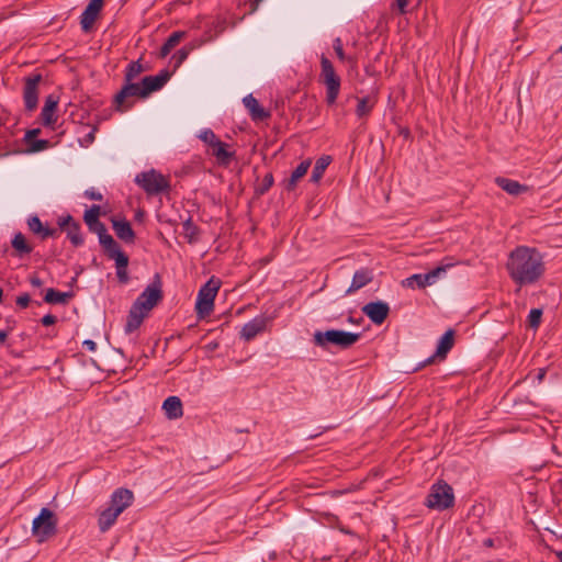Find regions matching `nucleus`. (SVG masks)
<instances>
[{"label":"nucleus","instance_id":"f257e3e1","mask_svg":"<svg viewBox=\"0 0 562 562\" xmlns=\"http://www.w3.org/2000/svg\"><path fill=\"white\" fill-rule=\"evenodd\" d=\"M506 270L512 281L520 288L536 284L546 272L542 254L528 246H518L508 255Z\"/></svg>","mask_w":562,"mask_h":562},{"label":"nucleus","instance_id":"f03ea898","mask_svg":"<svg viewBox=\"0 0 562 562\" xmlns=\"http://www.w3.org/2000/svg\"><path fill=\"white\" fill-rule=\"evenodd\" d=\"M360 338V333H351L341 329L317 330L313 335L314 344L323 349H328L329 346H336L341 350H346L357 344Z\"/></svg>","mask_w":562,"mask_h":562},{"label":"nucleus","instance_id":"7ed1b4c3","mask_svg":"<svg viewBox=\"0 0 562 562\" xmlns=\"http://www.w3.org/2000/svg\"><path fill=\"white\" fill-rule=\"evenodd\" d=\"M319 79L326 88V103L335 104L339 95L341 79L336 74L333 63L325 55L321 57Z\"/></svg>","mask_w":562,"mask_h":562},{"label":"nucleus","instance_id":"20e7f679","mask_svg":"<svg viewBox=\"0 0 562 562\" xmlns=\"http://www.w3.org/2000/svg\"><path fill=\"white\" fill-rule=\"evenodd\" d=\"M58 519L56 514L47 507L41 509L33 519L32 533L38 542H44L57 533Z\"/></svg>","mask_w":562,"mask_h":562},{"label":"nucleus","instance_id":"39448f33","mask_svg":"<svg viewBox=\"0 0 562 562\" xmlns=\"http://www.w3.org/2000/svg\"><path fill=\"white\" fill-rule=\"evenodd\" d=\"M454 504V494L452 487L440 480L435 483L426 497L425 505L430 509L445 510Z\"/></svg>","mask_w":562,"mask_h":562},{"label":"nucleus","instance_id":"423d86ee","mask_svg":"<svg viewBox=\"0 0 562 562\" xmlns=\"http://www.w3.org/2000/svg\"><path fill=\"white\" fill-rule=\"evenodd\" d=\"M135 182L150 196L159 195L170 190L168 178L155 169L138 173L135 177Z\"/></svg>","mask_w":562,"mask_h":562},{"label":"nucleus","instance_id":"0eeeda50","mask_svg":"<svg viewBox=\"0 0 562 562\" xmlns=\"http://www.w3.org/2000/svg\"><path fill=\"white\" fill-rule=\"evenodd\" d=\"M221 281L212 277L200 290L198 293V299L195 303L196 314L203 318L213 310L214 299L220 290Z\"/></svg>","mask_w":562,"mask_h":562},{"label":"nucleus","instance_id":"6e6552de","mask_svg":"<svg viewBox=\"0 0 562 562\" xmlns=\"http://www.w3.org/2000/svg\"><path fill=\"white\" fill-rule=\"evenodd\" d=\"M162 297L164 292L161 278L156 273L153 282L145 288L133 304L146 313H149V311H151L162 300Z\"/></svg>","mask_w":562,"mask_h":562},{"label":"nucleus","instance_id":"1a4fd4ad","mask_svg":"<svg viewBox=\"0 0 562 562\" xmlns=\"http://www.w3.org/2000/svg\"><path fill=\"white\" fill-rule=\"evenodd\" d=\"M133 97L143 98L142 85L134 83L132 81H125L122 89L114 97L115 110L119 112H125L130 110L133 105V102H130L128 99Z\"/></svg>","mask_w":562,"mask_h":562},{"label":"nucleus","instance_id":"9d476101","mask_svg":"<svg viewBox=\"0 0 562 562\" xmlns=\"http://www.w3.org/2000/svg\"><path fill=\"white\" fill-rule=\"evenodd\" d=\"M43 77L41 74H33L24 79L23 100L25 110L34 111L38 103V85Z\"/></svg>","mask_w":562,"mask_h":562},{"label":"nucleus","instance_id":"9b49d317","mask_svg":"<svg viewBox=\"0 0 562 562\" xmlns=\"http://www.w3.org/2000/svg\"><path fill=\"white\" fill-rule=\"evenodd\" d=\"M454 330L449 328L439 339L436 352L426 360H424L423 362H420L414 370L418 371L425 368L426 366L434 363L436 358H439L441 360L446 359L448 352L452 349L454 345Z\"/></svg>","mask_w":562,"mask_h":562},{"label":"nucleus","instance_id":"f8f14e48","mask_svg":"<svg viewBox=\"0 0 562 562\" xmlns=\"http://www.w3.org/2000/svg\"><path fill=\"white\" fill-rule=\"evenodd\" d=\"M362 312L375 325H381L387 318L390 306L383 301L369 302L362 307Z\"/></svg>","mask_w":562,"mask_h":562},{"label":"nucleus","instance_id":"ddd939ff","mask_svg":"<svg viewBox=\"0 0 562 562\" xmlns=\"http://www.w3.org/2000/svg\"><path fill=\"white\" fill-rule=\"evenodd\" d=\"M171 72L167 69L161 70L156 76H146L142 79L143 98L148 97L151 92L160 90L170 79Z\"/></svg>","mask_w":562,"mask_h":562},{"label":"nucleus","instance_id":"4468645a","mask_svg":"<svg viewBox=\"0 0 562 562\" xmlns=\"http://www.w3.org/2000/svg\"><path fill=\"white\" fill-rule=\"evenodd\" d=\"M103 4L104 0H90L80 16V25L83 32L88 33L92 30L93 24L103 8Z\"/></svg>","mask_w":562,"mask_h":562},{"label":"nucleus","instance_id":"2eb2a0df","mask_svg":"<svg viewBox=\"0 0 562 562\" xmlns=\"http://www.w3.org/2000/svg\"><path fill=\"white\" fill-rule=\"evenodd\" d=\"M133 493L127 488H117L113 492L110 501V507H114L120 513H123L133 502Z\"/></svg>","mask_w":562,"mask_h":562},{"label":"nucleus","instance_id":"dca6fc26","mask_svg":"<svg viewBox=\"0 0 562 562\" xmlns=\"http://www.w3.org/2000/svg\"><path fill=\"white\" fill-rule=\"evenodd\" d=\"M373 280V270L369 268H361L357 270L352 277L351 284L347 289L346 294H351L361 288L366 286Z\"/></svg>","mask_w":562,"mask_h":562},{"label":"nucleus","instance_id":"f3484780","mask_svg":"<svg viewBox=\"0 0 562 562\" xmlns=\"http://www.w3.org/2000/svg\"><path fill=\"white\" fill-rule=\"evenodd\" d=\"M147 314L148 313H146L145 311L132 304L124 326L125 333L132 334L133 331L138 329Z\"/></svg>","mask_w":562,"mask_h":562},{"label":"nucleus","instance_id":"a211bd4d","mask_svg":"<svg viewBox=\"0 0 562 562\" xmlns=\"http://www.w3.org/2000/svg\"><path fill=\"white\" fill-rule=\"evenodd\" d=\"M267 326V318L255 317L250 322L246 323L240 331V336L249 341L254 339L259 333L263 331Z\"/></svg>","mask_w":562,"mask_h":562},{"label":"nucleus","instance_id":"6ab92c4d","mask_svg":"<svg viewBox=\"0 0 562 562\" xmlns=\"http://www.w3.org/2000/svg\"><path fill=\"white\" fill-rule=\"evenodd\" d=\"M245 108L249 111L250 116L254 121H263L270 117V112L260 106L258 100L248 94L243 99Z\"/></svg>","mask_w":562,"mask_h":562},{"label":"nucleus","instance_id":"aec40b11","mask_svg":"<svg viewBox=\"0 0 562 562\" xmlns=\"http://www.w3.org/2000/svg\"><path fill=\"white\" fill-rule=\"evenodd\" d=\"M57 105H58L57 97H55L54 94H49L46 97L45 103H44V106H43L42 113H41L42 121L45 126H50L57 121V117L54 115Z\"/></svg>","mask_w":562,"mask_h":562},{"label":"nucleus","instance_id":"412c9836","mask_svg":"<svg viewBox=\"0 0 562 562\" xmlns=\"http://www.w3.org/2000/svg\"><path fill=\"white\" fill-rule=\"evenodd\" d=\"M162 409L168 419H178L183 415L182 402L178 396H169L162 403Z\"/></svg>","mask_w":562,"mask_h":562},{"label":"nucleus","instance_id":"4be33fe9","mask_svg":"<svg viewBox=\"0 0 562 562\" xmlns=\"http://www.w3.org/2000/svg\"><path fill=\"white\" fill-rule=\"evenodd\" d=\"M113 229L116 236L128 244L134 243L135 233L131 226V223L126 220H113L112 221Z\"/></svg>","mask_w":562,"mask_h":562},{"label":"nucleus","instance_id":"5701e85b","mask_svg":"<svg viewBox=\"0 0 562 562\" xmlns=\"http://www.w3.org/2000/svg\"><path fill=\"white\" fill-rule=\"evenodd\" d=\"M100 245L103 247L105 255L109 259L116 258V254H125L120 248V245L114 240L110 234H101L99 238Z\"/></svg>","mask_w":562,"mask_h":562},{"label":"nucleus","instance_id":"b1692460","mask_svg":"<svg viewBox=\"0 0 562 562\" xmlns=\"http://www.w3.org/2000/svg\"><path fill=\"white\" fill-rule=\"evenodd\" d=\"M120 514L121 513L119 510L110 506L102 510L98 520L100 530L102 532L109 530L111 526L116 521Z\"/></svg>","mask_w":562,"mask_h":562},{"label":"nucleus","instance_id":"393cba45","mask_svg":"<svg viewBox=\"0 0 562 562\" xmlns=\"http://www.w3.org/2000/svg\"><path fill=\"white\" fill-rule=\"evenodd\" d=\"M115 260L116 277L120 283L126 284L130 281L127 273L128 256L126 254H116Z\"/></svg>","mask_w":562,"mask_h":562},{"label":"nucleus","instance_id":"a878e982","mask_svg":"<svg viewBox=\"0 0 562 562\" xmlns=\"http://www.w3.org/2000/svg\"><path fill=\"white\" fill-rule=\"evenodd\" d=\"M495 182L499 188H502L504 191L512 195H519L520 193L527 190V187L520 184L518 181L508 178L498 177L496 178Z\"/></svg>","mask_w":562,"mask_h":562},{"label":"nucleus","instance_id":"bb28decb","mask_svg":"<svg viewBox=\"0 0 562 562\" xmlns=\"http://www.w3.org/2000/svg\"><path fill=\"white\" fill-rule=\"evenodd\" d=\"M210 147L212 148V155L222 165H227L234 156V153L227 150V144L220 139Z\"/></svg>","mask_w":562,"mask_h":562},{"label":"nucleus","instance_id":"cd10ccee","mask_svg":"<svg viewBox=\"0 0 562 562\" xmlns=\"http://www.w3.org/2000/svg\"><path fill=\"white\" fill-rule=\"evenodd\" d=\"M310 166H311V159H306V160H303V161H302V162H301V164H300V165H299V166L293 170V172H292V175H291V177H290V179L288 180V183H286V186H285V189H286L288 191H292V190H294V189H295L297 181H299L300 179H302V178L306 175V172H307V170H308Z\"/></svg>","mask_w":562,"mask_h":562},{"label":"nucleus","instance_id":"c85d7f7f","mask_svg":"<svg viewBox=\"0 0 562 562\" xmlns=\"http://www.w3.org/2000/svg\"><path fill=\"white\" fill-rule=\"evenodd\" d=\"M184 36H186V32L184 31L172 32L168 36L166 42L162 44V46L160 47L159 56L161 58L167 57L169 55V53L171 52V49L173 47H176Z\"/></svg>","mask_w":562,"mask_h":562},{"label":"nucleus","instance_id":"c756f323","mask_svg":"<svg viewBox=\"0 0 562 562\" xmlns=\"http://www.w3.org/2000/svg\"><path fill=\"white\" fill-rule=\"evenodd\" d=\"M330 162H331L330 156L324 155V156L319 157L316 160L315 166L312 170L311 181L314 183L319 182V180L323 178L324 172Z\"/></svg>","mask_w":562,"mask_h":562},{"label":"nucleus","instance_id":"7c9ffc66","mask_svg":"<svg viewBox=\"0 0 562 562\" xmlns=\"http://www.w3.org/2000/svg\"><path fill=\"white\" fill-rule=\"evenodd\" d=\"M403 285L406 288L425 289L428 285H432L427 273H415L403 281Z\"/></svg>","mask_w":562,"mask_h":562},{"label":"nucleus","instance_id":"2f4dec72","mask_svg":"<svg viewBox=\"0 0 562 562\" xmlns=\"http://www.w3.org/2000/svg\"><path fill=\"white\" fill-rule=\"evenodd\" d=\"M70 297H72L71 292H59L54 289H48L44 301L48 304H66Z\"/></svg>","mask_w":562,"mask_h":562},{"label":"nucleus","instance_id":"473e14b6","mask_svg":"<svg viewBox=\"0 0 562 562\" xmlns=\"http://www.w3.org/2000/svg\"><path fill=\"white\" fill-rule=\"evenodd\" d=\"M183 234L189 244H194L199 239L200 228L193 223L192 217L189 216L182 223Z\"/></svg>","mask_w":562,"mask_h":562},{"label":"nucleus","instance_id":"72a5a7b5","mask_svg":"<svg viewBox=\"0 0 562 562\" xmlns=\"http://www.w3.org/2000/svg\"><path fill=\"white\" fill-rule=\"evenodd\" d=\"M12 247L20 256L29 255L33 251V247L26 241L22 233H16L11 241Z\"/></svg>","mask_w":562,"mask_h":562},{"label":"nucleus","instance_id":"f704fd0d","mask_svg":"<svg viewBox=\"0 0 562 562\" xmlns=\"http://www.w3.org/2000/svg\"><path fill=\"white\" fill-rule=\"evenodd\" d=\"M65 232L67 233V237L75 247L81 246L83 244V238L80 233L79 223L72 224L70 227H67Z\"/></svg>","mask_w":562,"mask_h":562},{"label":"nucleus","instance_id":"c9c22d12","mask_svg":"<svg viewBox=\"0 0 562 562\" xmlns=\"http://www.w3.org/2000/svg\"><path fill=\"white\" fill-rule=\"evenodd\" d=\"M373 104L370 103V99L368 97H363L358 99V104L356 108V114L358 117H364L370 114L372 111Z\"/></svg>","mask_w":562,"mask_h":562},{"label":"nucleus","instance_id":"e433bc0d","mask_svg":"<svg viewBox=\"0 0 562 562\" xmlns=\"http://www.w3.org/2000/svg\"><path fill=\"white\" fill-rule=\"evenodd\" d=\"M273 181H274L273 180V175L271 172H268L263 177L262 181L258 186L255 187L256 195L260 196V195L266 194L270 190V188L272 187Z\"/></svg>","mask_w":562,"mask_h":562},{"label":"nucleus","instance_id":"4c0bfd02","mask_svg":"<svg viewBox=\"0 0 562 562\" xmlns=\"http://www.w3.org/2000/svg\"><path fill=\"white\" fill-rule=\"evenodd\" d=\"M99 215H100V206L99 205H92L89 210L85 212L83 220L88 227H92V225L99 223Z\"/></svg>","mask_w":562,"mask_h":562},{"label":"nucleus","instance_id":"58836bf2","mask_svg":"<svg viewBox=\"0 0 562 562\" xmlns=\"http://www.w3.org/2000/svg\"><path fill=\"white\" fill-rule=\"evenodd\" d=\"M142 64L137 61H132L127 65L126 71H125V81H132L135 77H137L143 71Z\"/></svg>","mask_w":562,"mask_h":562},{"label":"nucleus","instance_id":"ea45409f","mask_svg":"<svg viewBox=\"0 0 562 562\" xmlns=\"http://www.w3.org/2000/svg\"><path fill=\"white\" fill-rule=\"evenodd\" d=\"M453 265L452 263H446V265H441V266H438L437 268L430 270L429 272H427V276L431 282V284H435L437 282V280L443 274L446 273L447 269L452 267Z\"/></svg>","mask_w":562,"mask_h":562},{"label":"nucleus","instance_id":"a19ab883","mask_svg":"<svg viewBox=\"0 0 562 562\" xmlns=\"http://www.w3.org/2000/svg\"><path fill=\"white\" fill-rule=\"evenodd\" d=\"M542 310L532 308L528 315V325L531 328L537 329L541 323Z\"/></svg>","mask_w":562,"mask_h":562},{"label":"nucleus","instance_id":"79ce46f5","mask_svg":"<svg viewBox=\"0 0 562 562\" xmlns=\"http://www.w3.org/2000/svg\"><path fill=\"white\" fill-rule=\"evenodd\" d=\"M27 226H29L31 232H33L34 234H38V235H41L43 229H44V226H43L40 217L36 216V215L31 216L27 220Z\"/></svg>","mask_w":562,"mask_h":562},{"label":"nucleus","instance_id":"37998d69","mask_svg":"<svg viewBox=\"0 0 562 562\" xmlns=\"http://www.w3.org/2000/svg\"><path fill=\"white\" fill-rule=\"evenodd\" d=\"M200 138L205 142L209 146L213 145L215 142L218 140L217 136L214 134L212 130H204L200 134Z\"/></svg>","mask_w":562,"mask_h":562},{"label":"nucleus","instance_id":"c03bdc74","mask_svg":"<svg viewBox=\"0 0 562 562\" xmlns=\"http://www.w3.org/2000/svg\"><path fill=\"white\" fill-rule=\"evenodd\" d=\"M333 47H334V50H335L337 57L339 58V60H341V61L346 60V55H345V52L342 48V42H341L340 37H337L334 40Z\"/></svg>","mask_w":562,"mask_h":562},{"label":"nucleus","instance_id":"a18cd8bd","mask_svg":"<svg viewBox=\"0 0 562 562\" xmlns=\"http://www.w3.org/2000/svg\"><path fill=\"white\" fill-rule=\"evenodd\" d=\"M190 48L182 47L175 55L176 66H180L189 56Z\"/></svg>","mask_w":562,"mask_h":562},{"label":"nucleus","instance_id":"49530a36","mask_svg":"<svg viewBox=\"0 0 562 562\" xmlns=\"http://www.w3.org/2000/svg\"><path fill=\"white\" fill-rule=\"evenodd\" d=\"M77 223L78 222H76L71 215H67V216L60 217L58 220V225L61 231H66L67 227H70L72 224H77Z\"/></svg>","mask_w":562,"mask_h":562},{"label":"nucleus","instance_id":"de8ad7c7","mask_svg":"<svg viewBox=\"0 0 562 562\" xmlns=\"http://www.w3.org/2000/svg\"><path fill=\"white\" fill-rule=\"evenodd\" d=\"M48 146V140L46 139H38L31 144V151L37 153L46 149Z\"/></svg>","mask_w":562,"mask_h":562},{"label":"nucleus","instance_id":"09e8293b","mask_svg":"<svg viewBox=\"0 0 562 562\" xmlns=\"http://www.w3.org/2000/svg\"><path fill=\"white\" fill-rule=\"evenodd\" d=\"M31 302V297L27 293H23L16 297V304L21 308H26Z\"/></svg>","mask_w":562,"mask_h":562},{"label":"nucleus","instance_id":"8fccbe9b","mask_svg":"<svg viewBox=\"0 0 562 562\" xmlns=\"http://www.w3.org/2000/svg\"><path fill=\"white\" fill-rule=\"evenodd\" d=\"M89 229L91 232L98 234L99 238L101 237V234L108 233L106 227L102 222H99V223L92 225V227H89Z\"/></svg>","mask_w":562,"mask_h":562},{"label":"nucleus","instance_id":"3c124183","mask_svg":"<svg viewBox=\"0 0 562 562\" xmlns=\"http://www.w3.org/2000/svg\"><path fill=\"white\" fill-rule=\"evenodd\" d=\"M58 234V229L57 228H48V227H44L42 234H41V237L43 239L45 238H48V237H56Z\"/></svg>","mask_w":562,"mask_h":562},{"label":"nucleus","instance_id":"603ef678","mask_svg":"<svg viewBox=\"0 0 562 562\" xmlns=\"http://www.w3.org/2000/svg\"><path fill=\"white\" fill-rule=\"evenodd\" d=\"M56 322H57V317H56L55 315H52V314H47V315H45L44 317H42V319H41V323H42L44 326H52V325H54Z\"/></svg>","mask_w":562,"mask_h":562},{"label":"nucleus","instance_id":"864d4df0","mask_svg":"<svg viewBox=\"0 0 562 562\" xmlns=\"http://www.w3.org/2000/svg\"><path fill=\"white\" fill-rule=\"evenodd\" d=\"M85 194L90 200H95V201H101L102 200V194L99 193V192H95L94 190H87Z\"/></svg>","mask_w":562,"mask_h":562},{"label":"nucleus","instance_id":"5fc2aeb1","mask_svg":"<svg viewBox=\"0 0 562 562\" xmlns=\"http://www.w3.org/2000/svg\"><path fill=\"white\" fill-rule=\"evenodd\" d=\"M395 2H396L400 13L405 14L408 0H395Z\"/></svg>","mask_w":562,"mask_h":562},{"label":"nucleus","instance_id":"6e6d98bb","mask_svg":"<svg viewBox=\"0 0 562 562\" xmlns=\"http://www.w3.org/2000/svg\"><path fill=\"white\" fill-rule=\"evenodd\" d=\"M82 346L88 349L89 351H95L97 349V344L91 340V339H86L83 342H82Z\"/></svg>","mask_w":562,"mask_h":562},{"label":"nucleus","instance_id":"4d7b16f0","mask_svg":"<svg viewBox=\"0 0 562 562\" xmlns=\"http://www.w3.org/2000/svg\"><path fill=\"white\" fill-rule=\"evenodd\" d=\"M30 283L35 288H41L43 285V281L35 274L30 277Z\"/></svg>","mask_w":562,"mask_h":562},{"label":"nucleus","instance_id":"13d9d810","mask_svg":"<svg viewBox=\"0 0 562 562\" xmlns=\"http://www.w3.org/2000/svg\"><path fill=\"white\" fill-rule=\"evenodd\" d=\"M40 133V128L30 130L25 134V140L30 142L33 137H35Z\"/></svg>","mask_w":562,"mask_h":562},{"label":"nucleus","instance_id":"bf43d9fd","mask_svg":"<svg viewBox=\"0 0 562 562\" xmlns=\"http://www.w3.org/2000/svg\"><path fill=\"white\" fill-rule=\"evenodd\" d=\"M8 337V333L5 330H0V344H4Z\"/></svg>","mask_w":562,"mask_h":562},{"label":"nucleus","instance_id":"052dcab7","mask_svg":"<svg viewBox=\"0 0 562 562\" xmlns=\"http://www.w3.org/2000/svg\"><path fill=\"white\" fill-rule=\"evenodd\" d=\"M546 375V370L544 369H540L539 372H538V380L541 381Z\"/></svg>","mask_w":562,"mask_h":562},{"label":"nucleus","instance_id":"680f3d73","mask_svg":"<svg viewBox=\"0 0 562 562\" xmlns=\"http://www.w3.org/2000/svg\"><path fill=\"white\" fill-rule=\"evenodd\" d=\"M557 557H558V558H559V560L562 562V551L557 552Z\"/></svg>","mask_w":562,"mask_h":562},{"label":"nucleus","instance_id":"e2e57ef3","mask_svg":"<svg viewBox=\"0 0 562 562\" xmlns=\"http://www.w3.org/2000/svg\"><path fill=\"white\" fill-rule=\"evenodd\" d=\"M3 290L0 288V303H2Z\"/></svg>","mask_w":562,"mask_h":562},{"label":"nucleus","instance_id":"0e129e2a","mask_svg":"<svg viewBox=\"0 0 562 562\" xmlns=\"http://www.w3.org/2000/svg\"><path fill=\"white\" fill-rule=\"evenodd\" d=\"M88 138H90L91 140H93L94 136H93V132H91L89 135H88Z\"/></svg>","mask_w":562,"mask_h":562},{"label":"nucleus","instance_id":"69168bd1","mask_svg":"<svg viewBox=\"0 0 562 562\" xmlns=\"http://www.w3.org/2000/svg\"><path fill=\"white\" fill-rule=\"evenodd\" d=\"M403 135H404L405 137H407V136L409 135L408 130H406L405 132H403Z\"/></svg>","mask_w":562,"mask_h":562},{"label":"nucleus","instance_id":"338daca9","mask_svg":"<svg viewBox=\"0 0 562 562\" xmlns=\"http://www.w3.org/2000/svg\"><path fill=\"white\" fill-rule=\"evenodd\" d=\"M486 544L491 546V544H492V540H491V539H488V540L486 541Z\"/></svg>","mask_w":562,"mask_h":562},{"label":"nucleus","instance_id":"774afa93","mask_svg":"<svg viewBox=\"0 0 562 562\" xmlns=\"http://www.w3.org/2000/svg\"><path fill=\"white\" fill-rule=\"evenodd\" d=\"M261 0H255L256 3L260 2Z\"/></svg>","mask_w":562,"mask_h":562}]
</instances>
